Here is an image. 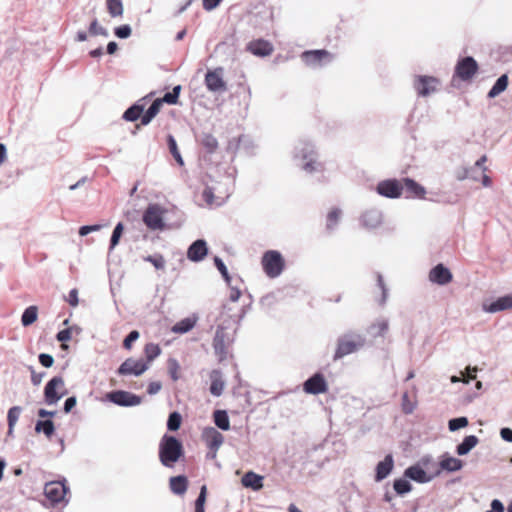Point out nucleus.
Returning <instances> with one entry per match:
<instances>
[{"label": "nucleus", "mask_w": 512, "mask_h": 512, "mask_svg": "<svg viewBox=\"0 0 512 512\" xmlns=\"http://www.w3.org/2000/svg\"><path fill=\"white\" fill-rule=\"evenodd\" d=\"M101 229V225L95 224V225H85L80 227L79 234L80 236H86L91 232H96Z\"/></svg>", "instance_id": "62"}, {"label": "nucleus", "mask_w": 512, "mask_h": 512, "mask_svg": "<svg viewBox=\"0 0 512 512\" xmlns=\"http://www.w3.org/2000/svg\"><path fill=\"white\" fill-rule=\"evenodd\" d=\"M167 209L160 204H149L142 215L143 223L152 231H162L165 229V215Z\"/></svg>", "instance_id": "3"}, {"label": "nucleus", "mask_w": 512, "mask_h": 512, "mask_svg": "<svg viewBox=\"0 0 512 512\" xmlns=\"http://www.w3.org/2000/svg\"><path fill=\"white\" fill-rule=\"evenodd\" d=\"M389 329V322L387 319L380 318L377 319L374 323H372L368 327V333L373 337H382L384 336Z\"/></svg>", "instance_id": "29"}, {"label": "nucleus", "mask_w": 512, "mask_h": 512, "mask_svg": "<svg viewBox=\"0 0 512 512\" xmlns=\"http://www.w3.org/2000/svg\"><path fill=\"white\" fill-rule=\"evenodd\" d=\"M149 366L144 360L139 359L136 360L134 358L126 359L118 368L117 373L122 376H140L146 370H148Z\"/></svg>", "instance_id": "13"}, {"label": "nucleus", "mask_w": 512, "mask_h": 512, "mask_svg": "<svg viewBox=\"0 0 512 512\" xmlns=\"http://www.w3.org/2000/svg\"><path fill=\"white\" fill-rule=\"evenodd\" d=\"M403 183L406 188L407 193H409L408 197H417V198H424L426 195L425 188L417 183L415 180L411 178H404Z\"/></svg>", "instance_id": "27"}, {"label": "nucleus", "mask_w": 512, "mask_h": 512, "mask_svg": "<svg viewBox=\"0 0 512 512\" xmlns=\"http://www.w3.org/2000/svg\"><path fill=\"white\" fill-rule=\"evenodd\" d=\"M365 342V337L358 332L349 331L340 335L337 339V346L333 355V360L336 361L357 352L364 347Z\"/></svg>", "instance_id": "2"}, {"label": "nucleus", "mask_w": 512, "mask_h": 512, "mask_svg": "<svg viewBox=\"0 0 512 512\" xmlns=\"http://www.w3.org/2000/svg\"><path fill=\"white\" fill-rule=\"evenodd\" d=\"M377 285L381 289V292H382V296H381V299L379 300V304L384 305L388 298V288L384 282L383 276L380 273L377 274Z\"/></svg>", "instance_id": "54"}, {"label": "nucleus", "mask_w": 512, "mask_h": 512, "mask_svg": "<svg viewBox=\"0 0 512 512\" xmlns=\"http://www.w3.org/2000/svg\"><path fill=\"white\" fill-rule=\"evenodd\" d=\"M262 481L263 477L252 471L245 473L241 480L243 486L252 488L255 491H258L263 487Z\"/></svg>", "instance_id": "28"}, {"label": "nucleus", "mask_w": 512, "mask_h": 512, "mask_svg": "<svg viewBox=\"0 0 512 512\" xmlns=\"http://www.w3.org/2000/svg\"><path fill=\"white\" fill-rule=\"evenodd\" d=\"M204 83L207 90L212 93L222 94L228 89L227 83L224 80V69L222 67L208 70L205 74Z\"/></svg>", "instance_id": "7"}, {"label": "nucleus", "mask_w": 512, "mask_h": 512, "mask_svg": "<svg viewBox=\"0 0 512 512\" xmlns=\"http://www.w3.org/2000/svg\"><path fill=\"white\" fill-rule=\"evenodd\" d=\"M429 280L438 285H446L451 282L452 273L443 264H438L430 271Z\"/></svg>", "instance_id": "22"}, {"label": "nucleus", "mask_w": 512, "mask_h": 512, "mask_svg": "<svg viewBox=\"0 0 512 512\" xmlns=\"http://www.w3.org/2000/svg\"><path fill=\"white\" fill-rule=\"evenodd\" d=\"M440 85V81L432 76L419 75L415 77L414 89L418 96L427 97L435 93Z\"/></svg>", "instance_id": "10"}, {"label": "nucleus", "mask_w": 512, "mask_h": 512, "mask_svg": "<svg viewBox=\"0 0 512 512\" xmlns=\"http://www.w3.org/2000/svg\"><path fill=\"white\" fill-rule=\"evenodd\" d=\"M182 455V443L176 437L165 434L159 443V460L161 464L172 468Z\"/></svg>", "instance_id": "1"}, {"label": "nucleus", "mask_w": 512, "mask_h": 512, "mask_svg": "<svg viewBox=\"0 0 512 512\" xmlns=\"http://www.w3.org/2000/svg\"><path fill=\"white\" fill-rule=\"evenodd\" d=\"M31 372V382L33 385L38 386L41 384L43 378L45 377V372H36L32 366L29 367Z\"/></svg>", "instance_id": "58"}, {"label": "nucleus", "mask_w": 512, "mask_h": 512, "mask_svg": "<svg viewBox=\"0 0 512 512\" xmlns=\"http://www.w3.org/2000/svg\"><path fill=\"white\" fill-rule=\"evenodd\" d=\"M202 437L208 448L213 451V457H216L217 451L224 441L223 435L214 427H207L203 430Z\"/></svg>", "instance_id": "18"}, {"label": "nucleus", "mask_w": 512, "mask_h": 512, "mask_svg": "<svg viewBox=\"0 0 512 512\" xmlns=\"http://www.w3.org/2000/svg\"><path fill=\"white\" fill-rule=\"evenodd\" d=\"M203 199L205 200V202L208 204V205H221L223 202H224V198H220V200H218V198L215 197L214 195V189L211 188V187H206L203 191Z\"/></svg>", "instance_id": "45"}, {"label": "nucleus", "mask_w": 512, "mask_h": 512, "mask_svg": "<svg viewBox=\"0 0 512 512\" xmlns=\"http://www.w3.org/2000/svg\"><path fill=\"white\" fill-rule=\"evenodd\" d=\"M404 186L397 179H386L380 181L375 190L376 192L385 198L397 199L400 198L403 192Z\"/></svg>", "instance_id": "9"}, {"label": "nucleus", "mask_w": 512, "mask_h": 512, "mask_svg": "<svg viewBox=\"0 0 512 512\" xmlns=\"http://www.w3.org/2000/svg\"><path fill=\"white\" fill-rule=\"evenodd\" d=\"M478 64L473 57H465L460 60L455 68V74L463 81L471 79L477 72Z\"/></svg>", "instance_id": "16"}, {"label": "nucleus", "mask_w": 512, "mask_h": 512, "mask_svg": "<svg viewBox=\"0 0 512 512\" xmlns=\"http://www.w3.org/2000/svg\"><path fill=\"white\" fill-rule=\"evenodd\" d=\"M22 412V408L20 406H13L8 410L7 414V420L8 424H11V426H15L19 416Z\"/></svg>", "instance_id": "53"}, {"label": "nucleus", "mask_w": 512, "mask_h": 512, "mask_svg": "<svg viewBox=\"0 0 512 512\" xmlns=\"http://www.w3.org/2000/svg\"><path fill=\"white\" fill-rule=\"evenodd\" d=\"M512 309V294L498 297L494 301L484 302L482 310L486 313L494 314L505 310Z\"/></svg>", "instance_id": "17"}, {"label": "nucleus", "mask_w": 512, "mask_h": 512, "mask_svg": "<svg viewBox=\"0 0 512 512\" xmlns=\"http://www.w3.org/2000/svg\"><path fill=\"white\" fill-rule=\"evenodd\" d=\"M478 443L479 439L475 435L466 436L463 441L457 445L456 452L459 456L467 455Z\"/></svg>", "instance_id": "30"}, {"label": "nucleus", "mask_w": 512, "mask_h": 512, "mask_svg": "<svg viewBox=\"0 0 512 512\" xmlns=\"http://www.w3.org/2000/svg\"><path fill=\"white\" fill-rule=\"evenodd\" d=\"M140 334L137 330H133L131 331L127 336L126 338L124 339L123 341V346L126 348V349H130L131 348V345L134 341H136L138 338H139Z\"/></svg>", "instance_id": "59"}, {"label": "nucleus", "mask_w": 512, "mask_h": 512, "mask_svg": "<svg viewBox=\"0 0 512 512\" xmlns=\"http://www.w3.org/2000/svg\"><path fill=\"white\" fill-rule=\"evenodd\" d=\"M415 409V405L409 400L408 394L402 396V410L405 414H411Z\"/></svg>", "instance_id": "57"}, {"label": "nucleus", "mask_w": 512, "mask_h": 512, "mask_svg": "<svg viewBox=\"0 0 512 512\" xmlns=\"http://www.w3.org/2000/svg\"><path fill=\"white\" fill-rule=\"evenodd\" d=\"M65 383L61 376L50 379L44 389L45 402L48 405L56 404L65 395Z\"/></svg>", "instance_id": "8"}, {"label": "nucleus", "mask_w": 512, "mask_h": 512, "mask_svg": "<svg viewBox=\"0 0 512 512\" xmlns=\"http://www.w3.org/2000/svg\"><path fill=\"white\" fill-rule=\"evenodd\" d=\"M342 216V211L339 208H333L327 215L326 228L329 231H334L338 226Z\"/></svg>", "instance_id": "38"}, {"label": "nucleus", "mask_w": 512, "mask_h": 512, "mask_svg": "<svg viewBox=\"0 0 512 512\" xmlns=\"http://www.w3.org/2000/svg\"><path fill=\"white\" fill-rule=\"evenodd\" d=\"M500 436L504 441L512 443V429L508 427L502 428L500 430Z\"/></svg>", "instance_id": "64"}, {"label": "nucleus", "mask_w": 512, "mask_h": 512, "mask_svg": "<svg viewBox=\"0 0 512 512\" xmlns=\"http://www.w3.org/2000/svg\"><path fill=\"white\" fill-rule=\"evenodd\" d=\"M316 156H318L315 145L310 141H299L293 151V162L294 165L300 169L305 162H310Z\"/></svg>", "instance_id": "5"}, {"label": "nucleus", "mask_w": 512, "mask_h": 512, "mask_svg": "<svg viewBox=\"0 0 512 512\" xmlns=\"http://www.w3.org/2000/svg\"><path fill=\"white\" fill-rule=\"evenodd\" d=\"M262 267L266 275L270 278H276L283 272L285 262L279 251L268 250L263 254Z\"/></svg>", "instance_id": "4"}, {"label": "nucleus", "mask_w": 512, "mask_h": 512, "mask_svg": "<svg viewBox=\"0 0 512 512\" xmlns=\"http://www.w3.org/2000/svg\"><path fill=\"white\" fill-rule=\"evenodd\" d=\"M246 49L251 54L258 56V57L269 56L274 50L273 45L269 41H266L263 39H257V40L250 41L247 44Z\"/></svg>", "instance_id": "21"}, {"label": "nucleus", "mask_w": 512, "mask_h": 512, "mask_svg": "<svg viewBox=\"0 0 512 512\" xmlns=\"http://www.w3.org/2000/svg\"><path fill=\"white\" fill-rule=\"evenodd\" d=\"M486 512H504V506L498 499H494L491 502V509Z\"/></svg>", "instance_id": "63"}, {"label": "nucleus", "mask_w": 512, "mask_h": 512, "mask_svg": "<svg viewBox=\"0 0 512 512\" xmlns=\"http://www.w3.org/2000/svg\"><path fill=\"white\" fill-rule=\"evenodd\" d=\"M468 419L467 417H457V418H453V419H450L449 422H448V428L451 432H455L461 428H464L468 425Z\"/></svg>", "instance_id": "47"}, {"label": "nucleus", "mask_w": 512, "mask_h": 512, "mask_svg": "<svg viewBox=\"0 0 512 512\" xmlns=\"http://www.w3.org/2000/svg\"><path fill=\"white\" fill-rule=\"evenodd\" d=\"M115 35L120 39H127L131 36L132 29L130 25L125 24L119 27H116L114 30Z\"/></svg>", "instance_id": "55"}, {"label": "nucleus", "mask_w": 512, "mask_h": 512, "mask_svg": "<svg viewBox=\"0 0 512 512\" xmlns=\"http://www.w3.org/2000/svg\"><path fill=\"white\" fill-rule=\"evenodd\" d=\"M465 371L466 373H462L463 377L461 378V382H463L464 384H469L471 380H474L476 378L478 368L476 366H468Z\"/></svg>", "instance_id": "56"}, {"label": "nucleus", "mask_w": 512, "mask_h": 512, "mask_svg": "<svg viewBox=\"0 0 512 512\" xmlns=\"http://www.w3.org/2000/svg\"><path fill=\"white\" fill-rule=\"evenodd\" d=\"M195 324H196L195 318L187 317V318H184V319L180 320L179 322H177L172 327L171 330H172V332L177 333V334H184V333L189 332L191 329H193Z\"/></svg>", "instance_id": "34"}, {"label": "nucleus", "mask_w": 512, "mask_h": 512, "mask_svg": "<svg viewBox=\"0 0 512 512\" xmlns=\"http://www.w3.org/2000/svg\"><path fill=\"white\" fill-rule=\"evenodd\" d=\"M123 230H124L123 223H121V222L117 223V225L114 227V230L111 235L110 250L114 249L118 245L121 235L123 233Z\"/></svg>", "instance_id": "48"}, {"label": "nucleus", "mask_w": 512, "mask_h": 512, "mask_svg": "<svg viewBox=\"0 0 512 512\" xmlns=\"http://www.w3.org/2000/svg\"><path fill=\"white\" fill-rule=\"evenodd\" d=\"M39 362L45 368H50L54 363V358L50 354L41 353L39 355Z\"/></svg>", "instance_id": "61"}, {"label": "nucleus", "mask_w": 512, "mask_h": 512, "mask_svg": "<svg viewBox=\"0 0 512 512\" xmlns=\"http://www.w3.org/2000/svg\"><path fill=\"white\" fill-rule=\"evenodd\" d=\"M210 380V393L216 397L221 396L225 387V382L223 380L221 371L213 370L210 374Z\"/></svg>", "instance_id": "25"}, {"label": "nucleus", "mask_w": 512, "mask_h": 512, "mask_svg": "<svg viewBox=\"0 0 512 512\" xmlns=\"http://www.w3.org/2000/svg\"><path fill=\"white\" fill-rule=\"evenodd\" d=\"M206 493H207V488L205 485H203L201 487L200 493L196 499L195 508H204L205 501H206Z\"/></svg>", "instance_id": "60"}, {"label": "nucleus", "mask_w": 512, "mask_h": 512, "mask_svg": "<svg viewBox=\"0 0 512 512\" xmlns=\"http://www.w3.org/2000/svg\"><path fill=\"white\" fill-rule=\"evenodd\" d=\"M394 467V460L391 454L385 456L376 466L375 480L380 482L384 480L392 471Z\"/></svg>", "instance_id": "23"}, {"label": "nucleus", "mask_w": 512, "mask_h": 512, "mask_svg": "<svg viewBox=\"0 0 512 512\" xmlns=\"http://www.w3.org/2000/svg\"><path fill=\"white\" fill-rule=\"evenodd\" d=\"M304 63L312 68L322 67L332 61V55L326 50H310L302 53Z\"/></svg>", "instance_id": "12"}, {"label": "nucleus", "mask_w": 512, "mask_h": 512, "mask_svg": "<svg viewBox=\"0 0 512 512\" xmlns=\"http://www.w3.org/2000/svg\"><path fill=\"white\" fill-rule=\"evenodd\" d=\"M214 423L215 425L224 431H227L230 429V420L229 416L227 414V411L225 410H216L213 413Z\"/></svg>", "instance_id": "35"}, {"label": "nucleus", "mask_w": 512, "mask_h": 512, "mask_svg": "<svg viewBox=\"0 0 512 512\" xmlns=\"http://www.w3.org/2000/svg\"><path fill=\"white\" fill-rule=\"evenodd\" d=\"M106 397L110 402L121 407H133L142 402L140 396L124 390L112 391Z\"/></svg>", "instance_id": "11"}, {"label": "nucleus", "mask_w": 512, "mask_h": 512, "mask_svg": "<svg viewBox=\"0 0 512 512\" xmlns=\"http://www.w3.org/2000/svg\"><path fill=\"white\" fill-rule=\"evenodd\" d=\"M303 390L307 394L318 395L328 390V384L323 374L315 373L303 384Z\"/></svg>", "instance_id": "15"}, {"label": "nucleus", "mask_w": 512, "mask_h": 512, "mask_svg": "<svg viewBox=\"0 0 512 512\" xmlns=\"http://www.w3.org/2000/svg\"><path fill=\"white\" fill-rule=\"evenodd\" d=\"M144 353L147 358V361L145 362L149 365L155 358L160 355L161 349L157 344L148 343L144 348Z\"/></svg>", "instance_id": "43"}, {"label": "nucleus", "mask_w": 512, "mask_h": 512, "mask_svg": "<svg viewBox=\"0 0 512 512\" xmlns=\"http://www.w3.org/2000/svg\"><path fill=\"white\" fill-rule=\"evenodd\" d=\"M394 490L399 495H404L412 490L410 482L406 479H396L393 484Z\"/></svg>", "instance_id": "46"}, {"label": "nucleus", "mask_w": 512, "mask_h": 512, "mask_svg": "<svg viewBox=\"0 0 512 512\" xmlns=\"http://www.w3.org/2000/svg\"><path fill=\"white\" fill-rule=\"evenodd\" d=\"M187 478L183 475L171 477L169 486L171 491L176 495H183L187 490Z\"/></svg>", "instance_id": "31"}, {"label": "nucleus", "mask_w": 512, "mask_h": 512, "mask_svg": "<svg viewBox=\"0 0 512 512\" xmlns=\"http://www.w3.org/2000/svg\"><path fill=\"white\" fill-rule=\"evenodd\" d=\"M167 143H168L169 151L172 154V156L174 157V159L176 160V162L180 166H183L184 165L183 158L178 150L177 142L172 135H168Z\"/></svg>", "instance_id": "42"}, {"label": "nucleus", "mask_w": 512, "mask_h": 512, "mask_svg": "<svg viewBox=\"0 0 512 512\" xmlns=\"http://www.w3.org/2000/svg\"><path fill=\"white\" fill-rule=\"evenodd\" d=\"M214 263L219 272L221 273L222 277L224 278L227 285H230V282H232V278L228 272V269L221 258L218 256L214 257Z\"/></svg>", "instance_id": "49"}, {"label": "nucleus", "mask_w": 512, "mask_h": 512, "mask_svg": "<svg viewBox=\"0 0 512 512\" xmlns=\"http://www.w3.org/2000/svg\"><path fill=\"white\" fill-rule=\"evenodd\" d=\"M106 7L111 17H121L124 13L122 0H106Z\"/></svg>", "instance_id": "39"}, {"label": "nucleus", "mask_w": 512, "mask_h": 512, "mask_svg": "<svg viewBox=\"0 0 512 512\" xmlns=\"http://www.w3.org/2000/svg\"><path fill=\"white\" fill-rule=\"evenodd\" d=\"M89 33L94 36H97V35H101L104 37L109 36L108 30L105 27L101 26L96 19L91 22V24L89 26Z\"/></svg>", "instance_id": "51"}, {"label": "nucleus", "mask_w": 512, "mask_h": 512, "mask_svg": "<svg viewBox=\"0 0 512 512\" xmlns=\"http://www.w3.org/2000/svg\"><path fill=\"white\" fill-rule=\"evenodd\" d=\"M181 415L178 412H172L167 421V428L170 431H176L180 428L181 425Z\"/></svg>", "instance_id": "50"}, {"label": "nucleus", "mask_w": 512, "mask_h": 512, "mask_svg": "<svg viewBox=\"0 0 512 512\" xmlns=\"http://www.w3.org/2000/svg\"><path fill=\"white\" fill-rule=\"evenodd\" d=\"M208 254L207 242L204 239L194 241L187 250V258L192 262H200Z\"/></svg>", "instance_id": "19"}, {"label": "nucleus", "mask_w": 512, "mask_h": 512, "mask_svg": "<svg viewBox=\"0 0 512 512\" xmlns=\"http://www.w3.org/2000/svg\"><path fill=\"white\" fill-rule=\"evenodd\" d=\"M360 221L368 229H375L382 224L383 215L379 209L370 208L363 212Z\"/></svg>", "instance_id": "20"}, {"label": "nucleus", "mask_w": 512, "mask_h": 512, "mask_svg": "<svg viewBox=\"0 0 512 512\" xmlns=\"http://www.w3.org/2000/svg\"><path fill=\"white\" fill-rule=\"evenodd\" d=\"M67 491L68 488L61 481L48 482L44 487V494L52 504L64 501Z\"/></svg>", "instance_id": "14"}, {"label": "nucleus", "mask_w": 512, "mask_h": 512, "mask_svg": "<svg viewBox=\"0 0 512 512\" xmlns=\"http://www.w3.org/2000/svg\"><path fill=\"white\" fill-rule=\"evenodd\" d=\"M161 106L162 100H154L150 107L141 116V124L148 125L153 120V118L159 113Z\"/></svg>", "instance_id": "33"}, {"label": "nucleus", "mask_w": 512, "mask_h": 512, "mask_svg": "<svg viewBox=\"0 0 512 512\" xmlns=\"http://www.w3.org/2000/svg\"><path fill=\"white\" fill-rule=\"evenodd\" d=\"M508 85V76L506 74L501 75L493 85V87L488 92L489 98H494L498 96L500 93L506 90Z\"/></svg>", "instance_id": "36"}, {"label": "nucleus", "mask_w": 512, "mask_h": 512, "mask_svg": "<svg viewBox=\"0 0 512 512\" xmlns=\"http://www.w3.org/2000/svg\"><path fill=\"white\" fill-rule=\"evenodd\" d=\"M234 340V333L228 331V328L218 325L215 337L213 339V348L216 355L220 360H223L227 355V347Z\"/></svg>", "instance_id": "6"}, {"label": "nucleus", "mask_w": 512, "mask_h": 512, "mask_svg": "<svg viewBox=\"0 0 512 512\" xmlns=\"http://www.w3.org/2000/svg\"><path fill=\"white\" fill-rule=\"evenodd\" d=\"M202 144L210 153L214 152L218 147L217 139L211 134H205L203 136Z\"/></svg>", "instance_id": "52"}, {"label": "nucleus", "mask_w": 512, "mask_h": 512, "mask_svg": "<svg viewBox=\"0 0 512 512\" xmlns=\"http://www.w3.org/2000/svg\"><path fill=\"white\" fill-rule=\"evenodd\" d=\"M38 316V308L36 306L27 307L21 317V322L23 326H29L33 324L37 320Z\"/></svg>", "instance_id": "40"}, {"label": "nucleus", "mask_w": 512, "mask_h": 512, "mask_svg": "<svg viewBox=\"0 0 512 512\" xmlns=\"http://www.w3.org/2000/svg\"><path fill=\"white\" fill-rule=\"evenodd\" d=\"M440 467L445 471L455 472L463 467V462L458 458L444 455L440 461Z\"/></svg>", "instance_id": "32"}, {"label": "nucleus", "mask_w": 512, "mask_h": 512, "mask_svg": "<svg viewBox=\"0 0 512 512\" xmlns=\"http://www.w3.org/2000/svg\"><path fill=\"white\" fill-rule=\"evenodd\" d=\"M302 172L309 176H315L322 174L325 170V165L323 162L319 160V155L316 156L310 162H305L302 168H300Z\"/></svg>", "instance_id": "26"}, {"label": "nucleus", "mask_w": 512, "mask_h": 512, "mask_svg": "<svg viewBox=\"0 0 512 512\" xmlns=\"http://www.w3.org/2000/svg\"><path fill=\"white\" fill-rule=\"evenodd\" d=\"M144 111V105L136 103L130 106L123 114L126 121L134 122L140 118Z\"/></svg>", "instance_id": "37"}, {"label": "nucleus", "mask_w": 512, "mask_h": 512, "mask_svg": "<svg viewBox=\"0 0 512 512\" xmlns=\"http://www.w3.org/2000/svg\"><path fill=\"white\" fill-rule=\"evenodd\" d=\"M35 431L37 433L43 432L48 438H50L55 431V426L51 420H39L35 425Z\"/></svg>", "instance_id": "41"}, {"label": "nucleus", "mask_w": 512, "mask_h": 512, "mask_svg": "<svg viewBox=\"0 0 512 512\" xmlns=\"http://www.w3.org/2000/svg\"><path fill=\"white\" fill-rule=\"evenodd\" d=\"M143 260L151 263L156 270H164L166 267V260L161 254L148 255Z\"/></svg>", "instance_id": "44"}, {"label": "nucleus", "mask_w": 512, "mask_h": 512, "mask_svg": "<svg viewBox=\"0 0 512 512\" xmlns=\"http://www.w3.org/2000/svg\"><path fill=\"white\" fill-rule=\"evenodd\" d=\"M405 477L417 482V483H428L432 480V476L428 475L427 472L418 465L408 467L404 472Z\"/></svg>", "instance_id": "24"}]
</instances>
